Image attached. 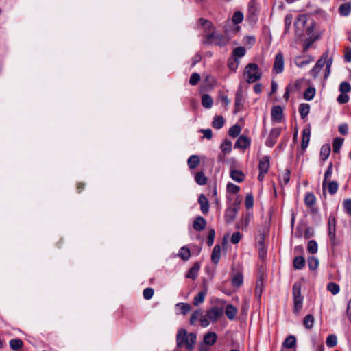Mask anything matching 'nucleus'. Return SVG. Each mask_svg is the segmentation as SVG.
Wrapping results in <instances>:
<instances>
[{
    "label": "nucleus",
    "mask_w": 351,
    "mask_h": 351,
    "mask_svg": "<svg viewBox=\"0 0 351 351\" xmlns=\"http://www.w3.org/2000/svg\"><path fill=\"white\" fill-rule=\"evenodd\" d=\"M337 343V336L335 335H330L326 340V344L329 348H332L335 346Z\"/></svg>",
    "instance_id": "obj_40"
},
{
    "label": "nucleus",
    "mask_w": 351,
    "mask_h": 351,
    "mask_svg": "<svg viewBox=\"0 0 351 351\" xmlns=\"http://www.w3.org/2000/svg\"><path fill=\"white\" fill-rule=\"evenodd\" d=\"M269 168V158L267 156H265L259 161L258 169L261 172H267Z\"/></svg>",
    "instance_id": "obj_14"
},
{
    "label": "nucleus",
    "mask_w": 351,
    "mask_h": 351,
    "mask_svg": "<svg viewBox=\"0 0 351 351\" xmlns=\"http://www.w3.org/2000/svg\"><path fill=\"white\" fill-rule=\"evenodd\" d=\"M154 289L152 288H146L143 290V297L146 300H149L153 297Z\"/></svg>",
    "instance_id": "obj_59"
},
{
    "label": "nucleus",
    "mask_w": 351,
    "mask_h": 351,
    "mask_svg": "<svg viewBox=\"0 0 351 351\" xmlns=\"http://www.w3.org/2000/svg\"><path fill=\"white\" fill-rule=\"evenodd\" d=\"M351 5L350 3H344L339 8V13L343 16H348L350 12Z\"/></svg>",
    "instance_id": "obj_42"
},
{
    "label": "nucleus",
    "mask_w": 351,
    "mask_h": 351,
    "mask_svg": "<svg viewBox=\"0 0 351 351\" xmlns=\"http://www.w3.org/2000/svg\"><path fill=\"white\" fill-rule=\"evenodd\" d=\"M217 336L215 332H210L206 333L204 337V342L205 344L212 346L215 343Z\"/></svg>",
    "instance_id": "obj_20"
},
{
    "label": "nucleus",
    "mask_w": 351,
    "mask_h": 351,
    "mask_svg": "<svg viewBox=\"0 0 351 351\" xmlns=\"http://www.w3.org/2000/svg\"><path fill=\"white\" fill-rule=\"evenodd\" d=\"M296 339L293 335L288 336L283 342V346L287 348H292L295 346Z\"/></svg>",
    "instance_id": "obj_32"
},
{
    "label": "nucleus",
    "mask_w": 351,
    "mask_h": 351,
    "mask_svg": "<svg viewBox=\"0 0 351 351\" xmlns=\"http://www.w3.org/2000/svg\"><path fill=\"white\" fill-rule=\"evenodd\" d=\"M293 16L291 14H287L285 18V33H287L289 30L292 23Z\"/></svg>",
    "instance_id": "obj_52"
},
{
    "label": "nucleus",
    "mask_w": 351,
    "mask_h": 351,
    "mask_svg": "<svg viewBox=\"0 0 351 351\" xmlns=\"http://www.w3.org/2000/svg\"><path fill=\"white\" fill-rule=\"evenodd\" d=\"M310 106L308 104L302 103L299 106V112L302 119H305L309 113Z\"/></svg>",
    "instance_id": "obj_27"
},
{
    "label": "nucleus",
    "mask_w": 351,
    "mask_h": 351,
    "mask_svg": "<svg viewBox=\"0 0 351 351\" xmlns=\"http://www.w3.org/2000/svg\"><path fill=\"white\" fill-rule=\"evenodd\" d=\"M230 178L237 182H241L244 180L245 176L241 171L237 169H230Z\"/></svg>",
    "instance_id": "obj_12"
},
{
    "label": "nucleus",
    "mask_w": 351,
    "mask_h": 351,
    "mask_svg": "<svg viewBox=\"0 0 351 351\" xmlns=\"http://www.w3.org/2000/svg\"><path fill=\"white\" fill-rule=\"evenodd\" d=\"M291 171L287 169L279 174V182L282 186L287 185L290 180Z\"/></svg>",
    "instance_id": "obj_15"
},
{
    "label": "nucleus",
    "mask_w": 351,
    "mask_h": 351,
    "mask_svg": "<svg viewBox=\"0 0 351 351\" xmlns=\"http://www.w3.org/2000/svg\"><path fill=\"white\" fill-rule=\"evenodd\" d=\"M314 61V58L311 56L304 57L298 56L295 59V65L299 68H302Z\"/></svg>",
    "instance_id": "obj_10"
},
{
    "label": "nucleus",
    "mask_w": 351,
    "mask_h": 351,
    "mask_svg": "<svg viewBox=\"0 0 351 351\" xmlns=\"http://www.w3.org/2000/svg\"><path fill=\"white\" fill-rule=\"evenodd\" d=\"M202 316V312L200 310L195 311L191 316V324H193L194 322L197 320Z\"/></svg>",
    "instance_id": "obj_60"
},
{
    "label": "nucleus",
    "mask_w": 351,
    "mask_h": 351,
    "mask_svg": "<svg viewBox=\"0 0 351 351\" xmlns=\"http://www.w3.org/2000/svg\"><path fill=\"white\" fill-rule=\"evenodd\" d=\"M311 136V129L310 128H304L302 131V139L301 143V148L302 149H305L308 145L310 141Z\"/></svg>",
    "instance_id": "obj_11"
},
{
    "label": "nucleus",
    "mask_w": 351,
    "mask_h": 351,
    "mask_svg": "<svg viewBox=\"0 0 351 351\" xmlns=\"http://www.w3.org/2000/svg\"><path fill=\"white\" fill-rule=\"evenodd\" d=\"M332 164L330 163L326 170V171L324 173V178L322 183V189L324 191L326 190V183L328 180H329L332 176Z\"/></svg>",
    "instance_id": "obj_24"
},
{
    "label": "nucleus",
    "mask_w": 351,
    "mask_h": 351,
    "mask_svg": "<svg viewBox=\"0 0 351 351\" xmlns=\"http://www.w3.org/2000/svg\"><path fill=\"white\" fill-rule=\"evenodd\" d=\"M176 308H180L181 310V313L183 315H186L188 312L191 311V306L187 303H178L176 305Z\"/></svg>",
    "instance_id": "obj_48"
},
{
    "label": "nucleus",
    "mask_w": 351,
    "mask_h": 351,
    "mask_svg": "<svg viewBox=\"0 0 351 351\" xmlns=\"http://www.w3.org/2000/svg\"><path fill=\"white\" fill-rule=\"evenodd\" d=\"M304 326L307 329H311L314 324V317L312 315L308 314L304 317L303 321Z\"/></svg>",
    "instance_id": "obj_37"
},
{
    "label": "nucleus",
    "mask_w": 351,
    "mask_h": 351,
    "mask_svg": "<svg viewBox=\"0 0 351 351\" xmlns=\"http://www.w3.org/2000/svg\"><path fill=\"white\" fill-rule=\"evenodd\" d=\"M351 90V86L348 82H343L340 84L339 91L341 93H347Z\"/></svg>",
    "instance_id": "obj_53"
},
{
    "label": "nucleus",
    "mask_w": 351,
    "mask_h": 351,
    "mask_svg": "<svg viewBox=\"0 0 351 351\" xmlns=\"http://www.w3.org/2000/svg\"><path fill=\"white\" fill-rule=\"evenodd\" d=\"M9 343L11 349L15 351L20 349L23 346V343L20 339H12Z\"/></svg>",
    "instance_id": "obj_34"
},
{
    "label": "nucleus",
    "mask_w": 351,
    "mask_h": 351,
    "mask_svg": "<svg viewBox=\"0 0 351 351\" xmlns=\"http://www.w3.org/2000/svg\"><path fill=\"white\" fill-rule=\"evenodd\" d=\"M198 202L200 204V208L204 214L208 213L209 210V204L207 198L203 195H200L198 198Z\"/></svg>",
    "instance_id": "obj_13"
},
{
    "label": "nucleus",
    "mask_w": 351,
    "mask_h": 351,
    "mask_svg": "<svg viewBox=\"0 0 351 351\" xmlns=\"http://www.w3.org/2000/svg\"><path fill=\"white\" fill-rule=\"evenodd\" d=\"M339 184L336 181H331L326 183V189H328L330 194H335L338 189Z\"/></svg>",
    "instance_id": "obj_36"
},
{
    "label": "nucleus",
    "mask_w": 351,
    "mask_h": 351,
    "mask_svg": "<svg viewBox=\"0 0 351 351\" xmlns=\"http://www.w3.org/2000/svg\"><path fill=\"white\" fill-rule=\"evenodd\" d=\"M304 202L308 206H312L315 202V195L311 193H307L305 196Z\"/></svg>",
    "instance_id": "obj_49"
},
{
    "label": "nucleus",
    "mask_w": 351,
    "mask_h": 351,
    "mask_svg": "<svg viewBox=\"0 0 351 351\" xmlns=\"http://www.w3.org/2000/svg\"><path fill=\"white\" fill-rule=\"evenodd\" d=\"M305 265V259L302 256H297L293 260V267L295 269H301Z\"/></svg>",
    "instance_id": "obj_33"
},
{
    "label": "nucleus",
    "mask_w": 351,
    "mask_h": 351,
    "mask_svg": "<svg viewBox=\"0 0 351 351\" xmlns=\"http://www.w3.org/2000/svg\"><path fill=\"white\" fill-rule=\"evenodd\" d=\"M199 268H200L199 264L198 263H195L193 265V267L189 270V271L186 276V278L195 280L198 275V271L199 270Z\"/></svg>",
    "instance_id": "obj_21"
},
{
    "label": "nucleus",
    "mask_w": 351,
    "mask_h": 351,
    "mask_svg": "<svg viewBox=\"0 0 351 351\" xmlns=\"http://www.w3.org/2000/svg\"><path fill=\"white\" fill-rule=\"evenodd\" d=\"M245 49L243 47H239L235 48L233 50V56L234 57V59H237V58H242L245 54Z\"/></svg>",
    "instance_id": "obj_46"
},
{
    "label": "nucleus",
    "mask_w": 351,
    "mask_h": 351,
    "mask_svg": "<svg viewBox=\"0 0 351 351\" xmlns=\"http://www.w3.org/2000/svg\"><path fill=\"white\" fill-rule=\"evenodd\" d=\"M315 95V89L313 87H308L304 92V97L307 101H311L313 99Z\"/></svg>",
    "instance_id": "obj_39"
},
{
    "label": "nucleus",
    "mask_w": 351,
    "mask_h": 351,
    "mask_svg": "<svg viewBox=\"0 0 351 351\" xmlns=\"http://www.w3.org/2000/svg\"><path fill=\"white\" fill-rule=\"evenodd\" d=\"M213 104V99L209 95H208V94L202 95V104L204 108L209 109L212 107Z\"/></svg>",
    "instance_id": "obj_25"
},
{
    "label": "nucleus",
    "mask_w": 351,
    "mask_h": 351,
    "mask_svg": "<svg viewBox=\"0 0 351 351\" xmlns=\"http://www.w3.org/2000/svg\"><path fill=\"white\" fill-rule=\"evenodd\" d=\"M241 132V128L238 125L232 126L228 131V134L233 138L237 137Z\"/></svg>",
    "instance_id": "obj_47"
},
{
    "label": "nucleus",
    "mask_w": 351,
    "mask_h": 351,
    "mask_svg": "<svg viewBox=\"0 0 351 351\" xmlns=\"http://www.w3.org/2000/svg\"><path fill=\"white\" fill-rule=\"evenodd\" d=\"M187 163L189 167L193 169L199 164V158L196 155H192L189 158Z\"/></svg>",
    "instance_id": "obj_31"
},
{
    "label": "nucleus",
    "mask_w": 351,
    "mask_h": 351,
    "mask_svg": "<svg viewBox=\"0 0 351 351\" xmlns=\"http://www.w3.org/2000/svg\"><path fill=\"white\" fill-rule=\"evenodd\" d=\"M245 204L247 208H251L254 204V198L251 194L247 195L245 200Z\"/></svg>",
    "instance_id": "obj_58"
},
{
    "label": "nucleus",
    "mask_w": 351,
    "mask_h": 351,
    "mask_svg": "<svg viewBox=\"0 0 351 351\" xmlns=\"http://www.w3.org/2000/svg\"><path fill=\"white\" fill-rule=\"evenodd\" d=\"M263 288V281L262 277H260L256 283L255 295L258 298H261Z\"/></svg>",
    "instance_id": "obj_35"
},
{
    "label": "nucleus",
    "mask_w": 351,
    "mask_h": 351,
    "mask_svg": "<svg viewBox=\"0 0 351 351\" xmlns=\"http://www.w3.org/2000/svg\"><path fill=\"white\" fill-rule=\"evenodd\" d=\"M328 230H335L336 219L334 216L330 215L328 220Z\"/></svg>",
    "instance_id": "obj_56"
},
{
    "label": "nucleus",
    "mask_w": 351,
    "mask_h": 351,
    "mask_svg": "<svg viewBox=\"0 0 351 351\" xmlns=\"http://www.w3.org/2000/svg\"><path fill=\"white\" fill-rule=\"evenodd\" d=\"M196 339L197 337L195 333H187L186 330L180 329L176 336L177 346L180 348L185 346L187 350H192L196 342Z\"/></svg>",
    "instance_id": "obj_1"
},
{
    "label": "nucleus",
    "mask_w": 351,
    "mask_h": 351,
    "mask_svg": "<svg viewBox=\"0 0 351 351\" xmlns=\"http://www.w3.org/2000/svg\"><path fill=\"white\" fill-rule=\"evenodd\" d=\"M195 182L199 185H204L207 178L202 172H198L195 177Z\"/></svg>",
    "instance_id": "obj_43"
},
{
    "label": "nucleus",
    "mask_w": 351,
    "mask_h": 351,
    "mask_svg": "<svg viewBox=\"0 0 351 351\" xmlns=\"http://www.w3.org/2000/svg\"><path fill=\"white\" fill-rule=\"evenodd\" d=\"M221 247L219 245H216L212 252L211 260L213 263L217 264L220 260Z\"/></svg>",
    "instance_id": "obj_22"
},
{
    "label": "nucleus",
    "mask_w": 351,
    "mask_h": 351,
    "mask_svg": "<svg viewBox=\"0 0 351 351\" xmlns=\"http://www.w3.org/2000/svg\"><path fill=\"white\" fill-rule=\"evenodd\" d=\"M208 40L214 43L217 45H224L226 40L218 35H214L213 32L208 33L207 35Z\"/></svg>",
    "instance_id": "obj_18"
},
{
    "label": "nucleus",
    "mask_w": 351,
    "mask_h": 351,
    "mask_svg": "<svg viewBox=\"0 0 351 351\" xmlns=\"http://www.w3.org/2000/svg\"><path fill=\"white\" fill-rule=\"evenodd\" d=\"M206 293L207 291L206 289L200 291L197 295L195 296L193 300V304L195 306H199L200 304H202L205 300Z\"/></svg>",
    "instance_id": "obj_26"
},
{
    "label": "nucleus",
    "mask_w": 351,
    "mask_h": 351,
    "mask_svg": "<svg viewBox=\"0 0 351 351\" xmlns=\"http://www.w3.org/2000/svg\"><path fill=\"white\" fill-rule=\"evenodd\" d=\"M243 282V277L241 273L237 272L232 278V284L234 287H240Z\"/></svg>",
    "instance_id": "obj_29"
},
{
    "label": "nucleus",
    "mask_w": 351,
    "mask_h": 351,
    "mask_svg": "<svg viewBox=\"0 0 351 351\" xmlns=\"http://www.w3.org/2000/svg\"><path fill=\"white\" fill-rule=\"evenodd\" d=\"M225 123V120L221 116H215L212 122V126L216 129L221 128Z\"/></svg>",
    "instance_id": "obj_30"
},
{
    "label": "nucleus",
    "mask_w": 351,
    "mask_h": 351,
    "mask_svg": "<svg viewBox=\"0 0 351 351\" xmlns=\"http://www.w3.org/2000/svg\"><path fill=\"white\" fill-rule=\"evenodd\" d=\"M308 251L311 254H315L317 252V244L316 241L311 240L308 243Z\"/></svg>",
    "instance_id": "obj_54"
},
{
    "label": "nucleus",
    "mask_w": 351,
    "mask_h": 351,
    "mask_svg": "<svg viewBox=\"0 0 351 351\" xmlns=\"http://www.w3.org/2000/svg\"><path fill=\"white\" fill-rule=\"evenodd\" d=\"M225 313L229 319H234L237 315V310L232 304H228L226 308Z\"/></svg>",
    "instance_id": "obj_23"
},
{
    "label": "nucleus",
    "mask_w": 351,
    "mask_h": 351,
    "mask_svg": "<svg viewBox=\"0 0 351 351\" xmlns=\"http://www.w3.org/2000/svg\"><path fill=\"white\" fill-rule=\"evenodd\" d=\"M343 208L345 211L351 215V199H346L343 202Z\"/></svg>",
    "instance_id": "obj_64"
},
{
    "label": "nucleus",
    "mask_w": 351,
    "mask_h": 351,
    "mask_svg": "<svg viewBox=\"0 0 351 351\" xmlns=\"http://www.w3.org/2000/svg\"><path fill=\"white\" fill-rule=\"evenodd\" d=\"M328 57V51H327L322 55L320 58L316 62L314 67L310 71V75H312L314 78L317 77L319 73H320L324 66L325 65Z\"/></svg>",
    "instance_id": "obj_4"
},
{
    "label": "nucleus",
    "mask_w": 351,
    "mask_h": 351,
    "mask_svg": "<svg viewBox=\"0 0 351 351\" xmlns=\"http://www.w3.org/2000/svg\"><path fill=\"white\" fill-rule=\"evenodd\" d=\"M343 142V139L336 138L334 139L332 143L333 152L335 153H338L342 146Z\"/></svg>",
    "instance_id": "obj_41"
},
{
    "label": "nucleus",
    "mask_w": 351,
    "mask_h": 351,
    "mask_svg": "<svg viewBox=\"0 0 351 351\" xmlns=\"http://www.w3.org/2000/svg\"><path fill=\"white\" fill-rule=\"evenodd\" d=\"M178 256L184 261L188 260L191 256V252L189 248L186 247H182L180 250Z\"/></svg>",
    "instance_id": "obj_38"
},
{
    "label": "nucleus",
    "mask_w": 351,
    "mask_h": 351,
    "mask_svg": "<svg viewBox=\"0 0 351 351\" xmlns=\"http://www.w3.org/2000/svg\"><path fill=\"white\" fill-rule=\"evenodd\" d=\"M271 117L273 120L278 122L280 121L282 118V108L280 106H274L271 110Z\"/></svg>",
    "instance_id": "obj_16"
},
{
    "label": "nucleus",
    "mask_w": 351,
    "mask_h": 351,
    "mask_svg": "<svg viewBox=\"0 0 351 351\" xmlns=\"http://www.w3.org/2000/svg\"><path fill=\"white\" fill-rule=\"evenodd\" d=\"M337 100L338 103H339V104H346V103L348 102L349 97L346 93H341L338 96Z\"/></svg>",
    "instance_id": "obj_61"
},
{
    "label": "nucleus",
    "mask_w": 351,
    "mask_h": 351,
    "mask_svg": "<svg viewBox=\"0 0 351 351\" xmlns=\"http://www.w3.org/2000/svg\"><path fill=\"white\" fill-rule=\"evenodd\" d=\"M327 289L333 295H336L339 292V286L335 282H330L327 285Z\"/></svg>",
    "instance_id": "obj_51"
},
{
    "label": "nucleus",
    "mask_w": 351,
    "mask_h": 351,
    "mask_svg": "<svg viewBox=\"0 0 351 351\" xmlns=\"http://www.w3.org/2000/svg\"><path fill=\"white\" fill-rule=\"evenodd\" d=\"M330 147L328 144L322 145L320 150V158L322 160H326L330 153Z\"/></svg>",
    "instance_id": "obj_28"
},
{
    "label": "nucleus",
    "mask_w": 351,
    "mask_h": 351,
    "mask_svg": "<svg viewBox=\"0 0 351 351\" xmlns=\"http://www.w3.org/2000/svg\"><path fill=\"white\" fill-rule=\"evenodd\" d=\"M273 69L277 74L281 73L283 71L284 58L281 53L276 54Z\"/></svg>",
    "instance_id": "obj_7"
},
{
    "label": "nucleus",
    "mask_w": 351,
    "mask_h": 351,
    "mask_svg": "<svg viewBox=\"0 0 351 351\" xmlns=\"http://www.w3.org/2000/svg\"><path fill=\"white\" fill-rule=\"evenodd\" d=\"M250 145L249 138L244 136H241L235 143V147L245 149Z\"/></svg>",
    "instance_id": "obj_17"
},
{
    "label": "nucleus",
    "mask_w": 351,
    "mask_h": 351,
    "mask_svg": "<svg viewBox=\"0 0 351 351\" xmlns=\"http://www.w3.org/2000/svg\"><path fill=\"white\" fill-rule=\"evenodd\" d=\"M215 237V232L213 229L210 230L208 237L207 244L208 246H211L214 243V239Z\"/></svg>",
    "instance_id": "obj_62"
},
{
    "label": "nucleus",
    "mask_w": 351,
    "mask_h": 351,
    "mask_svg": "<svg viewBox=\"0 0 351 351\" xmlns=\"http://www.w3.org/2000/svg\"><path fill=\"white\" fill-rule=\"evenodd\" d=\"M223 314L222 308L215 306L206 312V316L212 322H217Z\"/></svg>",
    "instance_id": "obj_5"
},
{
    "label": "nucleus",
    "mask_w": 351,
    "mask_h": 351,
    "mask_svg": "<svg viewBox=\"0 0 351 351\" xmlns=\"http://www.w3.org/2000/svg\"><path fill=\"white\" fill-rule=\"evenodd\" d=\"M221 149L225 154L229 153L232 150V142L225 140L221 145Z\"/></svg>",
    "instance_id": "obj_44"
},
{
    "label": "nucleus",
    "mask_w": 351,
    "mask_h": 351,
    "mask_svg": "<svg viewBox=\"0 0 351 351\" xmlns=\"http://www.w3.org/2000/svg\"><path fill=\"white\" fill-rule=\"evenodd\" d=\"M243 19V14L240 11H237L232 16V21L234 24L240 23Z\"/></svg>",
    "instance_id": "obj_50"
},
{
    "label": "nucleus",
    "mask_w": 351,
    "mask_h": 351,
    "mask_svg": "<svg viewBox=\"0 0 351 351\" xmlns=\"http://www.w3.org/2000/svg\"><path fill=\"white\" fill-rule=\"evenodd\" d=\"M241 237L242 234L240 232H234L231 237V242L234 244H237L240 241Z\"/></svg>",
    "instance_id": "obj_63"
},
{
    "label": "nucleus",
    "mask_w": 351,
    "mask_h": 351,
    "mask_svg": "<svg viewBox=\"0 0 351 351\" xmlns=\"http://www.w3.org/2000/svg\"><path fill=\"white\" fill-rule=\"evenodd\" d=\"M239 210V206L238 204H235L230 206L226 212L225 218L227 223H230L237 217V213Z\"/></svg>",
    "instance_id": "obj_6"
},
{
    "label": "nucleus",
    "mask_w": 351,
    "mask_h": 351,
    "mask_svg": "<svg viewBox=\"0 0 351 351\" xmlns=\"http://www.w3.org/2000/svg\"><path fill=\"white\" fill-rule=\"evenodd\" d=\"M261 71L256 63L248 64L244 71V76L246 82L249 84L254 83L258 80L261 77Z\"/></svg>",
    "instance_id": "obj_2"
},
{
    "label": "nucleus",
    "mask_w": 351,
    "mask_h": 351,
    "mask_svg": "<svg viewBox=\"0 0 351 351\" xmlns=\"http://www.w3.org/2000/svg\"><path fill=\"white\" fill-rule=\"evenodd\" d=\"M244 104V98L243 95V91L241 90V88H240L235 96V103H234V107H235V112H237L240 111L243 108Z\"/></svg>",
    "instance_id": "obj_9"
},
{
    "label": "nucleus",
    "mask_w": 351,
    "mask_h": 351,
    "mask_svg": "<svg viewBox=\"0 0 351 351\" xmlns=\"http://www.w3.org/2000/svg\"><path fill=\"white\" fill-rule=\"evenodd\" d=\"M206 222L202 217H197L193 222V228L197 231L203 230L206 227Z\"/></svg>",
    "instance_id": "obj_19"
},
{
    "label": "nucleus",
    "mask_w": 351,
    "mask_h": 351,
    "mask_svg": "<svg viewBox=\"0 0 351 351\" xmlns=\"http://www.w3.org/2000/svg\"><path fill=\"white\" fill-rule=\"evenodd\" d=\"M319 265V261L314 256H311L308 258V265L312 270H315Z\"/></svg>",
    "instance_id": "obj_45"
},
{
    "label": "nucleus",
    "mask_w": 351,
    "mask_h": 351,
    "mask_svg": "<svg viewBox=\"0 0 351 351\" xmlns=\"http://www.w3.org/2000/svg\"><path fill=\"white\" fill-rule=\"evenodd\" d=\"M280 134V130L279 128L272 129L269 134L268 138L267 139L265 144L267 147H272Z\"/></svg>",
    "instance_id": "obj_8"
},
{
    "label": "nucleus",
    "mask_w": 351,
    "mask_h": 351,
    "mask_svg": "<svg viewBox=\"0 0 351 351\" xmlns=\"http://www.w3.org/2000/svg\"><path fill=\"white\" fill-rule=\"evenodd\" d=\"M200 80V76L198 73H194L191 75V77H190V80H189V83L194 86V85H196L199 81Z\"/></svg>",
    "instance_id": "obj_57"
},
{
    "label": "nucleus",
    "mask_w": 351,
    "mask_h": 351,
    "mask_svg": "<svg viewBox=\"0 0 351 351\" xmlns=\"http://www.w3.org/2000/svg\"><path fill=\"white\" fill-rule=\"evenodd\" d=\"M227 190L228 192L232 193L233 194H237L239 193L240 188L239 186L232 184V183H228L227 184Z\"/></svg>",
    "instance_id": "obj_55"
},
{
    "label": "nucleus",
    "mask_w": 351,
    "mask_h": 351,
    "mask_svg": "<svg viewBox=\"0 0 351 351\" xmlns=\"http://www.w3.org/2000/svg\"><path fill=\"white\" fill-rule=\"evenodd\" d=\"M301 283L300 282H295L292 289L294 304L293 312L296 314L299 313L303 306V297L301 295Z\"/></svg>",
    "instance_id": "obj_3"
}]
</instances>
